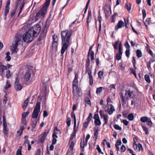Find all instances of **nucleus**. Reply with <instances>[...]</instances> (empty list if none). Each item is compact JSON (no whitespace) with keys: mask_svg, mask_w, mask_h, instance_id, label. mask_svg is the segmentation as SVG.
<instances>
[{"mask_svg":"<svg viewBox=\"0 0 155 155\" xmlns=\"http://www.w3.org/2000/svg\"><path fill=\"white\" fill-rule=\"evenodd\" d=\"M41 30L40 25L36 24L29 29L28 31L23 35V36L17 35L14 39L15 41L13 42L11 50L12 53H16L18 51L17 48L18 44L24 41L27 43L31 42L33 40V37H36L39 33Z\"/></svg>","mask_w":155,"mask_h":155,"instance_id":"1","label":"nucleus"},{"mask_svg":"<svg viewBox=\"0 0 155 155\" xmlns=\"http://www.w3.org/2000/svg\"><path fill=\"white\" fill-rule=\"evenodd\" d=\"M136 95L135 92L131 90L130 89L126 90L124 94L121 93V96L122 99V102L125 103H126L129 100L134 97Z\"/></svg>","mask_w":155,"mask_h":155,"instance_id":"2","label":"nucleus"},{"mask_svg":"<svg viewBox=\"0 0 155 155\" xmlns=\"http://www.w3.org/2000/svg\"><path fill=\"white\" fill-rule=\"evenodd\" d=\"M62 42L71 43L72 35L71 31L69 30H65L61 32Z\"/></svg>","mask_w":155,"mask_h":155,"instance_id":"3","label":"nucleus"},{"mask_svg":"<svg viewBox=\"0 0 155 155\" xmlns=\"http://www.w3.org/2000/svg\"><path fill=\"white\" fill-rule=\"evenodd\" d=\"M49 5H46L45 3L43 7L40 9L39 12L36 14L35 17V20H33V21H36L38 19L40 18H43L45 14L47 11Z\"/></svg>","mask_w":155,"mask_h":155,"instance_id":"4","label":"nucleus"},{"mask_svg":"<svg viewBox=\"0 0 155 155\" xmlns=\"http://www.w3.org/2000/svg\"><path fill=\"white\" fill-rule=\"evenodd\" d=\"M41 99L39 97H38V101H37L36 105L33 110L32 116V118L34 119H37L38 117V114L40 111L41 108V102L38 101L39 99Z\"/></svg>","mask_w":155,"mask_h":155,"instance_id":"5","label":"nucleus"},{"mask_svg":"<svg viewBox=\"0 0 155 155\" xmlns=\"http://www.w3.org/2000/svg\"><path fill=\"white\" fill-rule=\"evenodd\" d=\"M15 81L14 87L15 90L18 91L21 90L22 87V86L19 82V79L18 78V75L15 74Z\"/></svg>","mask_w":155,"mask_h":155,"instance_id":"6","label":"nucleus"},{"mask_svg":"<svg viewBox=\"0 0 155 155\" xmlns=\"http://www.w3.org/2000/svg\"><path fill=\"white\" fill-rule=\"evenodd\" d=\"M104 110L106 112H108L109 115L112 114L113 112L115 110L114 107L111 104L109 106L106 105L104 107Z\"/></svg>","mask_w":155,"mask_h":155,"instance_id":"7","label":"nucleus"},{"mask_svg":"<svg viewBox=\"0 0 155 155\" xmlns=\"http://www.w3.org/2000/svg\"><path fill=\"white\" fill-rule=\"evenodd\" d=\"M26 0H18L17 2L16 9L19 7L20 8V11L18 13L17 16H19V15L22 10V8L24 6L25 3L26 2Z\"/></svg>","mask_w":155,"mask_h":155,"instance_id":"8","label":"nucleus"},{"mask_svg":"<svg viewBox=\"0 0 155 155\" xmlns=\"http://www.w3.org/2000/svg\"><path fill=\"white\" fill-rule=\"evenodd\" d=\"M32 71L31 69H29L25 73L24 76V80L26 82H28L30 81L31 75L32 73Z\"/></svg>","mask_w":155,"mask_h":155,"instance_id":"9","label":"nucleus"},{"mask_svg":"<svg viewBox=\"0 0 155 155\" xmlns=\"http://www.w3.org/2000/svg\"><path fill=\"white\" fill-rule=\"evenodd\" d=\"M100 115L101 118H103L104 124H107L108 121V116L107 114H104V111L101 110L99 111Z\"/></svg>","mask_w":155,"mask_h":155,"instance_id":"10","label":"nucleus"},{"mask_svg":"<svg viewBox=\"0 0 155 155\" xmlns=\"http://www.w3.org/2000/svg\"><path fill=\"white\" fill-rule=\"evenodd\" d=\"M47 94L48 93L47 91L46 84H44L43 87L42 88V96H41V99H43L45 100L46 99Z\"/></svg>","mask_w":155,"mask_h":155,"instance_id":"11","label":"nucleus"},{"mask_svg":"<svg viewBox=\"0 0 155 155\" xmlns=\"http://www.w3.org/2000/svg\"><path fill=\"white\" fill-rule=\"evenodd\" d=\"M62 44L63 45L61 51V53L63 54L65 50L67 49L68 47L70 45L71 43L62 42Z\"/></svg>","mask_w":155,"mask_h":155,"instance_id":"12","label":"nucleus"},{"mask_svg":"<svg viewBox=\"0 0 155 155\" xmlns=\"http://www.w3.org/2000/svg\"><path fill=\"white\" fill-rule=\"evenodd\" d=\"M78 79H74L72 83L73 87V95L75 96L76 94L75 92V89L77 90L78 89Z\"/></svg>","mask_w":155,"mask_h":155,"instance_id":"13","label":"nucleus"},{"mask_svg":"<svg viewBox=\"0 0 155 155\" xmlns=\"http://www.w3.org/2000/svg\"><path fill=\"white\" fill-rule=\"evenodd\" d=\"M53 41L52 43V46L53 47L56 48L58 45V38L57 35H54L52 37Z\"/></svg>","mask_w":155,"mask_h":155,"instance_id":"14","label":"nucleus"},{"mask_svg":"<svg viewBox=\"0 0 155 155\" xmlns=\"http://www.w3.org/2000/svg\"><path fill=\"white\" fill-rule=\"evenodd\" d=\"M133 147L135 150L138 151L143 150V148L142 145L140 143H138L137 145L136 143H134Z\"/></svg>","mask_w":155,"mask_h":155,"instance_id":"15","label":"nucleus"},{"mask_svg":"<svg viewBox=\"0 0 155 155\" xmlns=\"http://www.w3.org/2000/svg\"><path fill=\"white\" fill-rule=\"evenodd\" d=\"M124 22L121 21H119L117 23V25L115 27V29L117 30L119 28H121L124 26Z\"/></svg>","mask_w":155,"mask_h":155,"instance_id":"16","label":"nucleus"},{"mask_svg":"<svg viewBox=\"0 0 155 155\" xmlns=\"http://www.w3.org/2000/svg\"><path fill=\"white\" fill-rule=\"evenodd\" d=\"M87 26L88 28L89 23H90L91 20V12L90 11H89L88 12V16L87 17Z\"/></svg>","mask_w":155,"mask_h":155,"instance_id":"17","label":"nucleus"},{"mask_svg":"<svg viewBox=\"0 0 155 155\" xmlns=\"http://www.w3.org/2000/svg\"><path fill=\"white\" fill-rule=\"evenodd\" d=\"M47 31L45 30H43L41 31V33L39 38V40H42L44 38L47 33Z\"/></svg>","mask_w":155,"mask_h":155,"instance_id":"18","label":"nucleus"},{"mask_svg":"<svg viewBox=\"0 0 155 155\" xmlns=\"http://www.w3.org/2000/svg\"><path fill=\"white\" fill-rule=\"evenodd\" d=\"M48 133V132L47 133L45 132L40 135L41 137V143H43L44 142L45 140L47 135Z\"/></svg>","mask_w":155,"mask_h":155,"instance_id":"19","label":"nucleus"},{"mask_svg":"<svg viewBox=\"0 0 155 155\" xmlns=\"http://www.w3.org/2000/svg\"><path fill=\"white\" fill-rule=\"evenodd\" d=\"M57 132L56 131H54V133L52 135V137L53 140V143H56L57 139L56 138H58V136L57 135Z\"/></svg>","mask_w":155,"mask_h":155,"instance_id":"20","label":"nucleus"},{"mask_svg":"<svg viewBox=\"0 0 155 155\" xmlns=\"http://www.w3.org/2000/svg\"><path fill=\"white\" fill-rule=\"evenodd\" d=\"M31 124H32V127L33 128H34L36 127L37 124V123L38 119H31Z\"/></svg>","mask_w":155,"mask_h":155,"instance_id":"21","label":"nucleus"},{"mask_svg":"<svg viewBox=\"0 0 155 155\" xmlns=\"http://www.w3.org/2000/svg\"><path fill=\"white\" fill-rule=\"evenodd\" d=\"M7 69V67L4 65H0V74L1 75H2L3 72L5 70Z\"/></svg>","mask_w":155,"mask_h":155,"instance_id":"22","label":"nucleus"},{"mask_svg":"<svg viewBox=\"0 0 155 155\" xmlns=\"http://www.w3.org/2000/svg\"><path fill=\"white\" fill-rule=\"evenodd\" d=\"M122 51H121V52H120L119 51L117 53L115 57L116 59L117 60H119L121 59L122 54Z\"/></svg>","mask_w":155,"mask_h":155,"instance_id":"23","label":"nucleus"},{"mask_svg":"<svg viewBox=\"0 0 155 155\" xmlns=\"http://www.w3.org/2000/svg\"><path fill=\"white\" fill-rule=\"evenodd\" d=\"M28 102V99H27L24 102L22 105V107L24 109H25L27 107Z\"/></svg>","mask_w":155,"mask_h":155,"instance_id":"24","label":"nucleus"},{"mask_svg":"<svg viewBox=\"0 0 155 155\" xmlns=\"http://www.w3.org/2000/svg\"><path fill=\"white\" fill-rule=\"evenodd\" d=\"M11 86V84L9 81L7 80L6 82V84L4 87V88L5 90H7L8 88L10 87Z\"/></svg>","mask_w":155,"mask_h":155,"instance_id":"25","label":"nucleus"},{"mask_svg":"<svg viewBox=\"0 0 155 155\" xmlns=\"http://www.w3.org/2000/svg\"><path fill=\"white\" fill-rule=\"evenodd\" d=\"M99 130L98 129H95L94 130V138H95L96 140L97 138V135L98 134V131Z\"/></svg>","mask_w":155,"mask_h":155,"instance_id":"26","label":"nucleus"},{"mask_svg":"<svg viewBox=\"0 0 155 155\" xmlns=\"http://www.w3.org/2000/svg\"><path fill=\"white\" fill-rule=\"evenodd\" d=\"M145 25L147 26V25H149L152 23L151 20L150 18H148L146 19L145 22H144Z\"/></svg>","mask_w":155,"mask_h":155,"instance_id":"27","label":"nucleus"},{"mask_svg":"<svg viewBox=\"0 0 155 155\" xmlns=\"http://www.w3.org/2000/svg\"><path fill=\"white\" fill-rule=\"evenodd\" d=\"M10 8L9 7H5V19L6 18V17L9 12V10Z\"/></svg>","mask_w":155,"mask_h":155,"instance_id":"28","label":"nucleus"},{"mask_svg":"<svg viewBox=\"0 0 155 155\" xmlns=\"http://www.w3.org/2000/svg\"><path fill=\"white\" fill-rule=\"evenodd\" d=\"M91 57V60L92 62H94V52L93 51H91V53L90 54Z\"/></svg>","mask_w":155,"mask_h":155,"instance_id":"29","label":"nucleus"},{"mask_svg":"<svg viewBox=\"0 0 155 155\" xmlns=\"http://www.w3.org/2000/svg\"><path fill=\"white\" fill-rule=\"evenodd\" d=\"M94 123L95 126H99L101 124V120L99 119L94 120Z\"/></svg>","mask_w":155,"mask_h":155,"instance_id":"30","label":"nucleus"},{"mask_svg":"<svg viewBox=\"0 0 155 155\" xmlns=\"http://www.w3.org/2000/svg\"><path fill=\"white\" fill-rule=\"evenodd\" d=\"M148 118L147 117H143L140 118V120L142 122H146L148 120Z\"/></svg>","mask_w":155,"mask_h":155,"instance_id":"31","label":"nucleus"},{"mask_svg":"<svg viewBox=\"0 0 155 155\" xmlns=\"http://www.w3.org/2000/svg\"><path fill=\"white\" fill-rule=\"evenodd\" d=\"M3 131L4 134L7 135L8 133V127H3Z\"/></svg>","mask_w":155,"mask_h":155,"instance_id":"32","label":"nucleus"},{"mask_svg":"<svg viewBox=\"0 0 155 155\" xmlns=\"http://www.w3.org/2000/svg\"><path fill=\"white\" fill-rule=\"evenodd\" d=\"M137 56L138 58L141 57L142 56V54L140 50H137L136 51Z\"/></svg>","mask_w":155,"mask_h":155,"instance_id":"33","label":"nucleus"},{"mask_svg":"<svg viewBox=\"0 0 155 155\" xmlns=\"http://www.w3.org/2000/svg\"><path fill=\"white\" fill-rule=\"evenodd\" d=\"M141 126L143 131L145 132L146 134H148L149 133L148 130V128H147L145 126L141 125Z\"/></svg>","mask_w":155,"mask_h":155,"instance_id":"34","label":"nucleus"},{"mask_svg":"<svg viewBox=\"0 0 155 155\" xmlns=\"http://www.w3.org/2000/svg\"><path fill=\"white\" fill-rule=\"evenodd\" d=\"M87 145H86V143H84V140H81V143H80V146L81 147V148L82 149V148L83 149L84 147L85 146H86Z\"/></svg>","mask_w":155,"mask_h":155,"instance_id":"35","label":"nucleus"},{"mask_svg":"<svg viewBox=\"0 0 155 155\" xmlns=\"http://www.w3.org/2000/svg\"><path fill=\"white\" fill-rule=\"evenodd\" d=\"M127 118L130 120H132L134 119V116L133 114L131 113L128 115Z\"/></svg>","mask_w":155,"mask_h":155,"instance_id":"36","label":"nucleus"},{"mask_svg":"<svg viewBox=\"0 0 155 155\" xmlns=\"http://www.w3.org/2000/svg\"><path fill=\"white\" fill-rule=\"evenodd\" d=\"M75 92L76 94V95H75L74 96H74H79V94L81 93V91L80 89H79V88L78 87V89L77 90L75 89Z\"/></svg>","mask_w":155,"mask_h":155,"instance_id":"37","label":"nucleus"},{"mask_svg":"<svg viewBox=\"0 0 155 155\" xmlns=\"http://www.w3.org/2000/svg\"><path fill=\"white\" fill-rule=\"evenodd\" d=\"M11 76V74L10 73V71L9 70H7L6 71V78H8L10 77Z\"/></svg>","mask_w":155,"mask_h":155,"instance_id":"38","label":"nucleus"},{"mask_svg":"<svg viewBox=\"0 0 155 155\" xmlns=\"http://www.w3.org/2000/svg\"><path fill=\"white\" fill-rule=\"evenodd\" d=\"M71 117H73L74 119V127L76 126V119L75 115V114L74 113V112H72L71 114Z\"/></svg>","mask_w":155,"mask_h":155,"instance_id":"39","label":"nucleus"},{"mask_svg":"<svg viewBox=\"0 0 155 155\" xmlns=\"http://www.w3.org/2000/svg\"><path fill=\"white\" fill-rule=\"evenodd\" d=\"M125 6L128 11H129L130 10L131 8V4L130 3H127L126 5Z\"/></svg>","mask_w":155,"mask_h":155,"instance_id":"40","label":"nucleus"},{"mask_svg":"<svg viewBox=\"0 0 155 155\" xmlns=\"http://www.w3.org/2000/svg\"><path fill=\"white\" fill-rule=\"evenodd\" d=\"M119 42V40H118L117 41H115L114 43V44H113L114 48V49H115V50L117 49V45L118 44Z\"/></svg>","mask_w":155,"mask_h":155,"instance_id":"41","label":"nucleus"},{"mask_svg":"<svg viewBox=\"0 0 155 155\" xmlns=\"http://www.w3.org/2000/svg\"><path fill=\"white\" fill-rule=\"evenodd\" d=\"M145 80L148 83H150V82L149 76L148 75H146L144 76Z\"/></svg>","mask_w":155,"mask_h":155,"instance_id":"42","label":"nucleus"},{"mask_svg":"<svg viewBox=\"0 0 155 155\" xmlns=\"http://www.w3.org/2000/svg\"><path fill=\"white\" fill-rule=\"evenodd\" d=\"M84 101L87 104L91 105V102L90 100L88 97H86L85 98Z\"/></svg>","mask_w":155,"mask_h":155,"instance_id":"43","label":"nucleus"},{"mask_svg":"<svg viewBox=\"0 0 155 155\" xmlns=\"http://www.w3.org/2000/svg\"><path fill=\"white\" fill-rule=\"evenodd\" d=\"M86 70V72H87L88 74L92 73L91 70L89 67H85Z\"/></svg>","mask_w":155,"mask_h":155,"instance_id":"44","label":"nucleus"},{"mask_svg":"<svg viewBox=\"0 0 155 155\" xmlns=\"http://www.w3.org/2000/svg\"><path fill=\"white\" fill-rule=\"evenodd\" d=\"M114 128L117 130H121L122 129L121 127H120L118 125L115 124L114 126Z\"/></svg>","mask_w":155,"mask_h":155,"instance_id":"45","label":"nucleus"},{"mask_svg":"<svg viewBox=\"0 0 155 155\" xmlns=\"http://www.w3.org/2000/svg\"><path fill=\"white\" fill-rule=\"evenodd\" d=\"M22 148V147L21 146L20 147V149L17 150L16 155H21V149Z\"/></svg>","mask_w":155,"mask_h":155,"instance_id":"46","label":"nucleus"},{"mask_svg":"<svg viewBox=\"0 0 155 155\" xmlns=\"http://www.w3.org/2000/svg\"><path fill=\"white\" fill-rule=\"evenodd\" d=\"M92 117V114L91 113L89 114L88 117L87 118V121L89 122L91 120Z\"/></svg>","mask_w":155,"mask_h":155,"instance_id":"47","label":"nucleus"},{"mask_svg":"<svg viewBox=\"0 0 155 155\" xmlns=\"http://www.w3.org/2000/svg\"><path fill=\"white\" fill-rule=\"evenodd\" d=\"M98 77L100 79L102 78V76L104 74V72L102 71H99L98 73Z\"/></svg>","mask_w":155,"mask_h":155,"instance_id":"48","label":"nucleus"},{"mask_svg":"<svg viewBox=\"0 0 155 155\" xmlns=\"http://www.w3.org/2000/svg\"><path fill=\"white\" fill-rule=\"evenodd\" d=\"M71 123V119L69 117L67 118V124L68 127H69L70 126Z\"/></svg>","mask_w":155,"mask_h":155,"instance_id":"49","label":"nucleus"},{"mask_svg":"<svg viewBox=\"0 0 155 155\" xmlns=\"http://www.w3.org/2000/svg\"><path fill=\"white\" fill-rule=\"evenodd\" d=\"M103 87H100L97 89L96 92L97 94H100L102 91Z\"/></svg>","mask_w":155,"mask_h":155,"instance_id":"50","label":"nucleus"},{"mask_svg":"<svg viewBox=\"0 0 155 155\" xmlns=\"http://www.w3.org/2000/svg\"><path fill=\"white\" fill-rule=\"evenodd\" d=\"M74 143L73 141H71L69 146V148L72 151L73 149Z\"/></svg>","mask_w":155,"mask_h":155,"instance_id":"51","label":"nucleus"},{"mask_svg":"<svg viewBox=\"0 0 155 155\" xmlns=\"http://www.w3.org/2000/svg\"><path fill=\"white\" fill-rule=\"evenodd\" d=\"M146 122H147V125L148 126H151L152 124V123L150 118H149L148 120Z\"/></svg>","mask_w":155,"mask_h":155,"instance_id":"52","label":"nucleus"},{"mask_svg":"<svg viewBox=\"0 0 155 155\" xmlns=\"http://www.w3.org/2000/svg\"><path fill=\"white\" fill-rule=\"evenodd\" d=\"M125 54L126 56L128 58L130 54V49H127L125 51Z\"/></svg>","mask_w":155,"mask_h":155,"instance_id":"53","label":"nucleus"},{"mask_svg":"<svg viewBox=\"0 0 155 155\" xmlns=\"http://www.w3.org/2000/svg\"><path fill=\"white\" fill-rule=\"evenodd\" d=\"M21 122L24 125H26L27 124V121L26 118H22Z\"/></svg>","mask_w":155,"mask_h":155,"instance_id":"54","label":"nucleus"},{"mask_svg":"<svg viewBox=\"0 0 155 155\" xmlns=\"http://www.w3.org/2000/svg\"><path fill=\"white\" fill-rule=\"evenodd\" d=\"M130 70L131 71V73L134 74V75L136 77L137 75L135 72V70H134L133 68H130Z\"/></svg>","mask_w":155,"mask_h":155,"instance_id":"55","label":"nucleus"},{"mask_svg":"<svg viewBox=\"0 0 155 155\" xmlns=\"http://www.w3.org/2000/svg\"><path fill=\"white\" fill-rule=\"evenodd\" d=\"M147 51L148 53L151 55L152 57H153L154 54H153L152 51L150 50L149 48H148L147 50Z\"/></svg>","mask_w":155,"mask_h":155,"instance_id":"56","label":"nucleus"},{"mask_svg":"<svg viewBox=\"0 0 155 155\" xmlns=\"http://www.w3.org/2000/svg\"><path fill=\"white\" fill-rule=\"evenodd\" d=\"M90 62V60L89 58H88L86 61L85 67H89Z\"/></svg>","mask_w":155,"mask_h":155,"instance_id":"57","label":"nucleus"},{"mask_svg":"<svg viewBox=\"0 0 155 155\" xmlns=\"http://www.w3.org/2000/svg\"><path fill=\"white\" fill-rule=\"evenodd\" d=\"M96 149L97 150V151L99 152V153H101L102 154H104L101 151V148H100L99 146L98 145H97V147Z\"/></svg>","mask_w":155,"mask_h":155,"instance_id":"58","label":"nucleus"},{"mask_svg":"<svg viewBox=\"0 0 155 155\" xmlns=\"http://www.w3.org/2000/svg\"><path fill=\"white\" fill-rule=\"evenodd\" d=\"M7 101H8L6 98H5L3 101V104L5 106H7L9 104L8 102L7 103Z\"/></svg>","mask_w":155,"mask_h":155,"instance_id":"59","label":"nucleus"},{"mask_svg":"<svg viewBox=\"0 0 155 155\" xmlns=\"http://www.w3.org/2000/svg\"><path fill=\"white\" fill-rule=\"evenodd\" d=\"M89 122L87 121L83 123V126L85 128H86L88 126V124Z\"/></svg>","mask_w":155,"mask_h":155,"instance_id":"60","label":"nucleus"},{"mask_svg":"<svg viewBox=\"0 0 155 155\" xmlns=\"http://www.w3.org/2000/svg\"><path fill=\"white\" fill-rule=\"evenodd\" d=\"M142 12L143 14V18L144 19V18L146 16V12L145 10L144 9H142Z\"/></svg>","mask_w":155,"mask_h":155,"instance_id":"61","label":"nucleus"},{"mask_svg":"<svg viewBox=\"0 0 155 155\" xmlns=\"http://www.w3.org/2000/svg\"><path fill=\"white\" fill-rule=\"evenodd\" d=\"M126 150V148L124 145H122L120 147L121 151L122 152H124Z\"/></svg>","mask_w":155,"mask_h":155,"instance_id":"62","label":"nucleus"},{"mask_svg":"<svg viewBox=\"0 0 155 155\" xmlns=\"http://www.w3.org/2000/svg\"><path fill=\"white\" fill-rule=\"evenodd\" d=\"M16 12V9H15L13 10L10 16L11 18L12 17L15 15Z\"/></svg>","mask_w":155,"mask_h":155,"instance_id":"63","label":"nucleus"},{"mask_svg":"<svg viewBox=\"0 0 155 155\" xmlns=\"http://www.w3.org/2000/svg\"><path fill=\"white\" fill-rule=\"evenodd\" d=\"M112 101L110 99V97H108L107 98V104L106 105H107L108 106H109L110 104H109L110 102H111Z\"/></svg>","mask_w":155,"mask_h":155,"instance_id":"64","label":"nucleus"}]
</instances>
